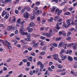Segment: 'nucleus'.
<instances>
[{
    "mask_svg": "<svg viewBox=\"0 0 77 77\" xmlns=\"http://www.w3.org/2000/svg\"><path fill=\"white\" fill-rule=\"evenodd\" d=\"M42 13V10H38L37 11H36V12H35V11H33V17H35V15H38L39 14H41Z\"/></svg>",
    "mask_w": 77,
    "mask_h": 77,
    "instance_id": "obj_1",
    "label": "nucleus"
},
{
    "mask_svg": "<svg viewBox=\"0 0 77 77\" xmlns=\"http://www.w3.org/2000/svg\"><path fill=\"white\" fill-rule=\"evenodd\" d=\"M63 46H65V47L64 48V49H66V46H67V43H66V42H64L63 43V42H61L59 43L58 47V48H60V47H62Z\"/></svg>",
    "mask_w": 77,
    "mask_h": 77,
    "instance_id": "obj_2",
    "label": "nucleus"
},
{
    "mask_svg": "<svg viewBox=\"0 0 77 77\" xmlns=\"http://www.w3.org/2000/svg\"><path fill=\"white\" fill-rule=\"evenodd\" d=\"M24 32V29H20L19 30V32L20 33V35H28V32Z\"/></svg>",
    "mask_w": 77,
    "mask_h": 77,
    "instance_id": "obj_3",
    "label": "nucleus"
},
{
    "mask_svg": "<svg viewBox=\"0 0 77 77\" xmlns=\"http://www.w3.org/2000/svg\"><path fill=\"white\" fill-rule=\"evenodd\" d=\"M42 35L43 36H46V37L48 38H50L51 36V34L49 33L43 32L42 33Z\"/></svg>",
    "mask_w": 77,
    "mask_h": 77,
    "instance_id": "obj_4",
    "label": "nucleus"
},
{
    "mask_svg": "<svg viewBox=\"0 0 77 77\" xmlns=\"http://www.w3.org/2000/svg\"><path fill=\"white\" fill-rule=\"evenodd\" d=\"M59 56V55L57 54H54L52 55V57H54V60H57V59L59 58L58 57Z\"/></svg>",
    "mask_w": 77,
    "mask_h": 77,
    "instance_id": "obj_5",
    "label": "nucleus"
},
{
    "mask_svg": "<svg viewBox=\"0 0 77 77\" xmlns=\"http://www.w3.org/2000/svg\"><path fill=\"white\" fill-rule=\"evenodd\" d=\"M60 56L62 58L61 60H65V59H66V57H67V56L66 55L64 56L63 55H60Z\"/></svg>",
    "mask_w": 77,
    "mask_h": 77,
    "instance_id": "obj_6",
    "label": "nucleus"
},
{
    "mask_svg": "<svg viewBox=\"0 0 77 77\" xmlns=\"http://www.w3.org/2000/svg\"><path fill=\"white\" fill-rule=\"evenodd\" d=\"M70 22H71V20L69 19L67 20L66 21V24H67V26H69H69H70L71 24Z\"/></svg>",
    "mask_w": 77,
    "mask_h": 77,
    "instance_id": "obj_7",
    "label": "nucleus"
},
{
    "mask_svg": "<svg viewBox=\"0 0 77 77\" xmlns=\"http://www.w3.org/2000/svg\"><path fill=\"white\" fill-rule=\"evenodd\" d=\"M23 17L25 18H29V13L26 12V14H23Z\"/></svg>",
    "mask_w": 77,
    "mask_h": 77,
    "instance_id": "obj_8",
    "label": "nucleus"
},
{
    "mask_svg": "<svg viewBox=\"0 0 77 77\" xmlns=\"http://www.w3.org/2000/svg\"><path fill=\"white\" fill-rule=\"evenodd\" d=\"M60 16H56L54 17V20L55 21H57L59 18H60Z\"/></svg>",
    "mask_w": 77,
    "mask_h": 77,
    "instance_id": "obj_9",
    "label": "nucleus"
},
{
    "mask_svg": "<svg viewBox=\"0 0 77 77\" xmlns=\"http://www.w3.org/2000/svg\"><path fill=\"white\" fill-rule=\"evenodd\" d=\"M7 47L8 49L11 50V49L12 48V47H11V43H10V42H8V43H7Z\"/></svg>",
    "mask_w": 77,
    "mask_h": 77,
    "instance_id": "obj_10",
    "label": "nucleus"
},
{
    "mask_svg": "<svg viewBox=\"0 0 77 77\" xmlns=\"http://www.w3.org/2000/svg\"><path fill=\"white\" fill-rule=\"evenodd\" d=\"M63 27H65V28H68L69 26H68V25H66V23H65V22H63Z\"/></svg>",
    "mask_w": 77,
    "mask_h": 77,
    "instance_id": "obj_11",
    "label": "nucleus"
},
{
    "mask_svg": "<svg viewBox=\"0 0 77 77\" xmlns=\"http://www.w3.org/2000/svg\"><path fill=\"white\" fill-rule=\"evenodd\" d=\"M60 30L59 26H55V31L56 32H58V30Z\"/></svg>",
    "mask_w": 77,
    "mask_h": 77,
    "instance_id": "obj_12",
    "label": "nucleus"
},
{
    "mask_svg": "<svg viewBox=\"0 0 77 77\" xmlns=\"http://www.w3.org/2000/svg\"><path fill=\"white\" fill-rule=\"evenodd\" d=\"M7 29L8 30V31L12 30V26L11 25L8 26L7 28Z\"/></svg>",
    "mask_w": 77,
    "mask_h": 77,
    "instance_id": "obj_13",
    "label": "nucleus"
},
{
    "mask_svg": "<svg viewBox=\"0 0 77 77\" xmlns=\"http://www.w3.org/2000/svg\"><path fill=\"white\" fill-rule=\"evenodd\" d=\"M66 70V69H64L63 70L61 69H57V72H63V71H65Z\"/></svg>",
    "mask_w": 77,
    "mask_h": 77,
    "instance_id": "obj_14",
    "label": "nucleus"
},
{
    "mask_svg": "<svg viewBox=\"0 0 77 77\" xmlns=\"http://www.w3.org/2000/svg\"><path fill=\"white\" fill-rule=\"evenodd\" d=\"M67 59L70 62L72 61V60H73L72 57L70 56H68L67 57Z\"/></svg>",
    "mask_w": 77,
    "mask_h": 77,
    "instance_id": "obj_15",
    "label": "nucleus"
},
{
    "mask_svg": "<svg viewBox=\"0 0 77 77\" xmlns=\"http://www.w3.org/2000/svg\"><path fill=\"white\" fill-rule=\"evenodd\" d=\"M25 8L27 12H30V10L31 9L30 8V7L27 6L25 7Z\"/></svg>",
    "mask_w": 77,
    "mask_h": 77,
    "instance_id": "obj_16",
    "label": "nucleus"
},
{
    "mask_svg": "<svg viewBox=\"0 0 77 77\" xmlns=\"http://www.w3.org/2000/svg\"><path fill=\"white\" fill-rule=\"evenodd\" d=\"M27 29L28 30V32L30 33L31 32H32L33 30V29L32 28H30L29 27H28Z\"/></svg>",
    "mask_w": 77,
    "mask_h": 77,
    "instance_id": "obj_17",
    "label": "nucleus"
},
{
    "mask_svg": "<svg viewBox=\"0 0 77 77\" xmlns=\"http://www.w3.org/2000/svg\"><path fill=\"white\" fill-rule=\"evenodd\" d=\"M27 60L30 62H32V60H33V57L31 56L27 58Z\"/></svg>",
    "mask_w": 77,
    "mask_h": 77,
    "instance_id": "obj_18",
    "label": "nucleus"
},
{
    "mask_svg": "<svg viewBox=\"0 0 77 77\" xmlns=\"http://www.w3.org/2000/svg\"><path fill=\"white\" fill-rule=\"evenodd\" d=\"M44 65L43 64H42L40 66V69L39 71L40 72L42 71V70H43V68L44 67Z\"/></svg>",
    "mask_w": 77,
    "mask_h": 77,
    "instance_id": "obj_19",
    "label": "nucleus"
},
{
    "mask_svg": "<svg viewBox=\"0 0 77 77\" xmlns=\"http://www.w3.org/2000/svg\"><path fill=\"white\" fill-rule=\"evenodd\" d=\"M25 40L27 41H30V35H28L27 36V38H26Z\"/></svg>",
    "mask_w": 77,
    "mask_h": 77,
    "instance_id": "obj_20",
    "label": "nucleus"
},
{
    "mask_svg": "<svg viewBox=\"0 0 77 77\" xmlns=\"http://www.w3.org/2000/svg\"><path fill=\"white\" fill-rule=\"evenodd\" d=\"M9 14H6L5 17H4V19H6V20L8 19V18H9Z\"/></svg>",
    "mask_w": 77,
    "mask_h": 77,
    "instance_id": "obj_21",
    "label": "nucleus"
},
{
    "mask_svg": "<svg viewBox=\"0 0 77 77\" xmlns=\"http://www.w3.org/2000/svg\"><path fill=\"white\" fill-rule=\"evenodd\" d=\"M6 14V12H5V10H3L2 15V17H4V15H5Z\"/></svg>",
    "mask_w": 77,
    "mask_h": 77,
    "instance_id": "obj_22",
    "label": "nucleus"
},
{
    "mask_svg": "<svg viewBox=\"0 0 77 77\" xmlns=\"http://www.w3.org/2000/svg\"><path fill=\"white\" fill-rule=\"evenodd\" d=\"M0 42H2L3 45H4L5 46H6V45H7V44H8V43H5V42H4V41H3V40H1L0 39Z\"/></svg>",
    "mask_w": 77,
    "mask_h": 77,
    "instance_id": "obj_23",
    "label": "nucleus"
},
{
    "mask_svg": "<svg viewBox=\"0 0 77 77\" xmlns=\"http://www.w3.org/2000/svg\"><path fill=\"white\" fill-rule=\"evenodd\" d=\"M57 67L59 69H62V68H63V66L61 64L58 65Z\"/></svg>",
    "mask_w": 77,
    "mask_h": 77,
    "instance_id": "obj_24",
    "label": "nucleus"
},
{
    "mask_svg": "<svg viewBox=\"0 0 77 77\" xmlns=\"http://www.w3.org/2000/svg\"><path fill=\"white\" fill-rule=\"evenodd\" d=\"M25 11H26V8H25L22 9L20 12L21 14H23V13L25 12Z\"/></svg>",
    "mask_w": 77,
    "mask_h": 77,
    "instance_id": "obj_25",
    "label": "nucleus"
},
{
    "mask_svg": "<svg viewBox=\"0 0 77 77\" xmlns=\"http://www.w3.org/2000/svg\"><path fill=\"white\" fill-rule=\"evenodd\" d=\"M55 9H56V7L55 6H53L52 9L51 10V12H54L55 11Z\"/></svg>",
    "mask_w": 77,
    "mask_h": 77,
    "instance_id": "obj_26",
    "label": "nucleus"
},
{
    "mask_svg": "<svg viewBox=\"0 0 77 77\" xmlns=\"http://www.w3.org/2000/svg\"><path fill=\"white\" fill-rule=\"evenodd\" d=\"M72 50H68L66 51V54H71L72 53Z\"/></svg>",
    "mask_w": 77,
    "mask_h": 77,
    "instance_id": "obj_27",
    "label": "nucleus"
},
{
    "mask_svg": "<svg viewBox=\"0 0 77 77\" xmlns=\"http://www.w3.org/2000/svg\"><path fill=\"white\" fill-rule=\"evenodd\" d=\"M29 25V27H32V26H34L35 25V24H34V23L33 22H31L30 23V24Z\"/></svg>",
    "mask_w": 77,
    "mask_h": 77,
    "instance_id": "obj_28",
    "label": "nucleus"
},
{
    "mask_svg": "<svg viewBox=\"0 0 77 77\" xmlns=\"http://www.w3.org/2000/svg\"><path fill=\"white\" fill-rule=\"evenodd\" d=\"M65 50L64 49H62L61 51L60 52V54L62 55V54L63 53H65Z\"/></svg>",
    "mask_w": 77,
    "mask_h": 77,
    "instance_id": "obj_29",
    "label": "nucleus"
},
{
    "mask_svg": "<svg viewBox=\"0 0 77 77\" xmlns=\"http://www.w3.org/2000/svg\"><path fill=\"white\" fill-rule=\"evenodd\" d=\"M61 37H58V38H56L55 41H59V40H61Z\"/></svg>",
    "mask_w": 77,
    "mask_h": 77,
    "instance_id": "obj_30",
    "label": "nucleus"
},
{
    "mask_svg": "<svg viewBox=\"0 0 77 77\" xmlns=\"http://www.w3.org/2000/svg\"><path fill=\"white\" fill-rule=\"evenodd\" d=\"M62 10H60L58 12V13H57V15H60V14H61V13H62Z\"/></svg>",
    "mask_w": 77,
    "mask_h": 77,
    "instance_id": "obj_31",
    "label": "nucleus"
},
{
    "mask_svg": "<svg viewBox=\"0 0 77 77\" xmlns=\"http://www.w3.org/2000/svg\"><path fill=\"white\" fill-rule=\"evenodd\" d=\"M71 14L70 12H66L64 14V15H69Z\"/></svg>",
    "mask_w": 77,
    "mask_h": 77,
    "instance_id": "obj_32",
    "label": "nucleus"
},
{
    "mask_svg": "<svg viewBox=\"0 0 77 77\" xmlns=\"http://www.w3.org/2000/svg\"><path fill=\"white\" fill-rule=\"evenodd\" d=\"M57 60L60 63H62V60H61L59 59V58H58L57 60Z\"/></svg>",
    "mask_w": 77,
    "mask_h": 77,
    "instance_id": "obj_33",
    "label": "nucleus"
},
{
    "mask_svg": "<svg viewBox=\"0 0 77 77\" xmlns=\"http://www.w3.org/2000/svg\"><path fill=\"white\" fill-rule=\"evenodd\" d=\"M40 39H42L43 40H44V39H45V37L42 36H41L40 37Z\"/></svg>",
    "mask_w": 77,
    "mask_h": 77,
    "instance_id": "obj_34",
    "label": "nucleus"
},
{
    "mask_svg": "<svg viewBox=\"0 0 77 77\" xmlns=\"http://www.w3.org/2000/svg\"><path fill=\"white\" fill-rule=\"evenodd\" d=\"M53 18L51 17L50 18V20H48V21H49L50 22H52V21H53Z\"/></svg>",
    "mask_w": 77,
    "mask_h": 77,
    "instance_id": "obj_35",
    "label": "nucleus"
},
{
    "mask_svg": "<svg viewBox=\"0 0 77 77\" xmlns=\"http://www.w3.org/2000/svg\"><path fill=\"white\" fill-rule=\"evenodd\" d=\"M40 5V2H37L35 3V5L36 6H39Z\"/></svg>",
    "mask_w": 77,
    "mask_h": 77,
    "instance_id": "obj_36",
    "label": "nucleus"
},
{
    "mask_svg": "<svg viewBox=\"0 0 77 77\" xmlns=\"http://www.w3.org/2000/svg\"><path fill=\"white\" fill-rule=\"evenodd\" d=\"M66 3V1H65V2H64L61 3L60 4V6H63L64 5H65V3Z\"/></svg>",
    "mask_w": 77,
    "mask_h": 77,
    "instance_id": "obj_37",
    "label": "nucleus"
},
{
    "mask_svg": "<svg viewBox=\"0 0 77 77\" xmlns=\"http://www.w3.org/2000/svg\"><path fill=\"white\" fill-rule=\"evenodd\" d=\"M51 2H55V3H58L57 0H52Z\"/></svg>",
    "mask_w": 77,
    "mask_h": 77,
    "instance_id": "obj_38",
    "label": "nucleus"
},
{
    "mask_svg": "<svg viewBox=\"0 0 77 77\" xmlns=\"http://www.w3.org/2000/svg\"><path fill=\"white\" fill-rule=\"evenodd\" d=\"M37 20L38 21H40V20H41V17H40L38 16L37 17Z\"/></svg>",
    "mask_w": 77,
    "mask_h": 77,
    "instance_id": "obj_39",
    "label": "nucleus"
},
{
    "mask_svg": "<svg viewBox=\"0 0 77 77\" xmlns=\"http://www.w3.org/2000/svg\"><path fill=\"white\" fill-rule=\"evenodd\" d=\"M20 18L18 19L17 20V24H20Z\"/></svg>",
    "mask_w": 77,
    "mask_h": 77,
    "instance_id": "obj_40",
    "label": "nucleus"
},
{
    "mask_svg": "<svg viewBox=\"0 0 77 77\" xmlns=\"http://www.w3.org/2000/svg\"><path fill=\"white\" fill-rule=\"evenodd\" d=\"M16 29H17V27H16L12 26V30H15Z\"/></svg>",
    "mask_w": 77,
    "mask_h": 77,
    "instance_id": "obj_41",
    "label": "nucleus"
},
{
    "mask_svg": "<svg viewBox=\"0 0 77 77\" xmlns=\"http://www.w3.org/2000/svg\"><path fill=\"white\" fill-rule=\"evenodd\" d=\"M38 44H39V43H35L34 44L33 47H36V46L38 45Z\"/></svg>",
    "mask_w": 77,
    "mask_h": 77,
    "instance_id": "obj_42",
    "label": "nucleus"
},
{
    "mask_svg": "<svg viewBox=\"0 0 77 77\" xmlns=\"http://www.w3.org/2000/svg\"><path fill=\"white\" fill-rule=\"evenodd\" d=\"M37 64L38 65H42V63L41 62V61H38L37 62Z\"/></svg>",
    "mask_w": 77,
    "mask_h": 77,
    "instance_id": "obj_43",
    "label": "nucleus"
},
{
    "mask_svg": "<svg viewBox=\"0 0 77 77\" xmlns=\"http://www.w3.org/2000/svg\"><path fill=\"white\" fill-rule=\"evenodd\" d=\"M48 71H53V69H51V68L50 67H48Z\"/></svg>",
    "mask_w": 77,
    "mask_h": 77,
    "instance_id": "obj_44",
    "label": "nucleus"
},
{
    "mask_svg": "<svg viewBox=\"0 0 77 77\" xmlns=\"http://www.w3.org/2000/svg\"><path fill=\"white\" fill-rule=\"evenodd\" d=\"M23 62L24 63H26L28 60H27V59H23L22 60Z\"/></svg>",
    "mask_w": 77,
    "mask_h": 77,
    "instance_id": "obj_45",
    "label": "nucleus"
},
{
    "mask_svg": "<svg viewBox=\"0 0 77 77\" xmlns=\"http://www.w3.org/2000/svg\"><path fill=\"white\" fill-rule=\"evenodd\" d=\"M72 48L73 49V50H76V49H77V47H76V46L74 45H73L72 46Z\"/></svg>",
    "mask_w": 77,
    "mask_h": 77,
    "instance_id": "obj_46",
    "label": "nucleus"
},
{
    "mask_svg": "<svg viewBox=\"0 0 77 77\" xmlns=\"http://www.w3.org/2000/svg\"><path fill=\"white\" fill-rule=\"evenodd\" d=\"M60 74L62 75H65V74H66V72H62Z\"/></svg>",
    "mask_w": 77,
    "mask_h": 77,
    "instance_id": "obj_47",
    "label": "nucleus"
},
{
    "mask_svg": "<svg viewBox=\"0 0 77 77\" xmlns=\"http://www.w3.org/2000/svg\"><path fill=\"white\" fill-rule=\"evenodd\" d=\"M62 21V20L61 18H60L59 20H57V22L58 23H60V22H61Z\"/></svg>",
    "mask_w": 77,
    "mask_h": 77,
    "instance_id": "obj_48",
    "label": "nucleus"
},
{
    "mask_svg": "<svg viewBox=\"0 0 77 77\" xmlns=\"http://www.w3.org/2000/svg\"><path fill=\"white\" fill-rule=\"evenodd\" d=\"M12 0H5V2L6 3H8L9 2V3H11Z\"/></svg>",
    "mask_w": 77,
    "mask_h": 77,
    "instance_id": "obj_49",
    "label": "nucleus"
},
{
    "mask_svg": "<svg viewBox=\"0 0 77 77\" xmlns=\"http://www.w3.org/2000/svg\"><path fill=\"white\" fill-rule=\"evenodd\" d=\"M30 55L32 56H35V53L34 52L30 54Z\"/></svg>",
    "mask_w": 77,
    "mask_h": 77,
    "instance_id": "obj_50",
    "label": "nucleus"
},
{
    "mask_svg": "<svg viewBox=\"0 0 77 77\" xmlns=\"http://www.w3.org/2000/svg\"><path fill=\"white\" fill-rule=\"evenodd\" d=\"M27 50H29V51H32V48L30 47L29 48H27Z\"/></svg>",
    "mask_w": 77,
    "mask_h": 77,
    "instance_id": "obj_51",
    "label": "nucleus"
},
{
    "mask_svg": "<svg viewBox=\"0 0 77 77\" xmlns=\"http://www.w3.org/2000/svg\"><path fill=\"white\" fill-rule=\"evenodd\" d=\"M45 52H41V55H44V54H45Z\"/></svg>",
    "mask_w": 77,
    "mask_h": 77,
    "instance_id": "obj_52",
    "label": "nucleus"
},
{
    "mask_svg": "<svg viewBox=\"0 0 77 77\" xmlns=\"http://www.w3.org/2000/svg\"><path fill=\"white\" fill-rule=\"evenodd\" d=\"M71 39V37H68L66 38V40L69 41V40H70Z\"/></svg>",
    "mask_w": 77,
    "mask_h": 77,
    "instance_id": "obj_53",
    "label": "nucleus"
},
{
    "mask_svg": "<svg viewBox=\"0 0 77 77\" xmlns=\"http://www.w3.org/2000/svg\"><path fill=\"white\" fill-rule=\"evenodd\" d=\"M47 50V47L45 46L44 47L43 49H42L43 50H44V51H46Z\"/></svg>",
    "mask_w": 77,
    "mask_h": 77,
    "instance_id": "obj_54",
    "label": "nucleus"
},
{
    "mask_svg": "<svg viewBox=\"0 0 77 77\" xmlns=\"http://www.w3.org/2000/svg\"><path fill=\"white\" fill-rule=\"evenodd\" d=\"M16 46L18 48H21V45L20 44H17L16 45Z\"/></svg>",
    "mask_w": 77,
    "mask_h": 77,
    "instance_id": "obj_55",
    "label": "nucleus"
},
{
    "mask_svg": "<svg viewBox=\"0 0 77 77\" xmlns=\"http://www.w3.org/2000/svg\"><path fill=\"white\" fill-rule=\"evenodd\" d=\"M63 33V32H62L61 31H60L58 33V34L59 35H62Z\"/></svg>",
    "mask_w": 77,
    "mask_h": 77,
    "instance_id": "obj_56",
    "label": "nucleus"
},
{
    "mask_svg": "<svg viewBox=\"0 0 77 77\" xmlns=\"http://www.w3.org/2000/svg\"><path fill=\"white\" fill-rule=\"evenodd\" d=\"M53 45L54 47H57V45L55 43H54L53 44Z\"/></svg>",
    "mask_w": 77,
    "mask_h": 77,
    "instance_id": "obj_57",
    "label": "nucleus"
},
{
    "mask_svg": "<svg viewBox=\"0 0 77 77\" xmlns=\"http://www.w3.org/2000/svg\"><path fill=\"white\" fill-rule=\"evenodd\" d=\"M21 42L23 43L24 44H27V43H26L25 42H24V41L23 40H21Z\"/></svg>",
    "mask_w": 77,
    "mask_h": 77,
    "instance_id": "obj_58",
    "label": "nucleus"
},
{
    "mask_svg": "<svg viewBox=\"0 0 77 77\" xmlns=\"http://www.w3.org/2000/svg\"><path fill=\"white\" fill-rule=\"evenodd\" d=\"M15 12L16 14H18L19 13V11L18 10H15Z\"/></svg>",
    "mask_w": 77,
    "mask_h": 77,
    "instance_id": "obj_59",
    "label": "nucleus"
},
{
    "mask_svg": "<svg viewBox=\"0 0 77 77\" xmlns=\"http://www.w3.org/2000/svg\"><path fill=\"white\" fill-rule=\"evenodd\" d=\"M35 18V17H34V16H31V18L30 19L31 20H33V19L34 18Z\"/></svg>",
    "mask_w": 77,
    "mask_h": 77,
    "instance_id": "obj_60",
    "label": "nucleus"
},
{
    "mask_svg": "<svg viewBox=\"0 0 77 77\" xmlns=\"http://www.w3.org/2000/svg\"><path fill=\"white\" fill-rule=\"evenodd\" d=\"M52 33H53V31L52 30V29H51L50 30L49 33L51 34H52Z\"/></svg>",
    "mask_w": 77,
    "mask_h": 77,
    "instance_id": "obj_61",
    "label": "nucleus"
},
{
    "mask_svg": "<svg viewBox=\"0 0 77 77\" xmlns=\"http://www.w3.org/2000/svg\"><path fill=\"white\" fill-rule=\"evenodd\" d=\"M73 67L74 68H77V65L76 64H74Z\"/></svg>",
    "mask_w": 77,
    "mask_h": 77,
    "instance_id": "obj_62",
    "label": "nucleus"
},
{
    "mask_svg": "<svg viewBox=\"0 0 77 77\" xmlns=\"http://www.w3.org/2000/svg\"><path fill=\"white\" fill-rule=\"evenodd\" d=\"M45 30H46V31H48V27H46L45 28Z\"/></svg>",
    "mask_w": 77,
    "mask_h": 77,
    "instance_id": "obj_63",
    "label": "nucleus"
},
{
    "mask_svg": "<svg viewBox=\"0 0 77 77\" xmlns=\"http://www.w3.org/2000/svg\"><path fill=\"white\" fill-rule=\"evenodd\" d=\"M77 2H76L75 3H74L73 4L74 6H77Z\"/></svg>",
    "mask_w": 77,
    "mask_h": 77,
    "instance_id": "obj_64",
    "label": "nucleus"
}]
</instances>
